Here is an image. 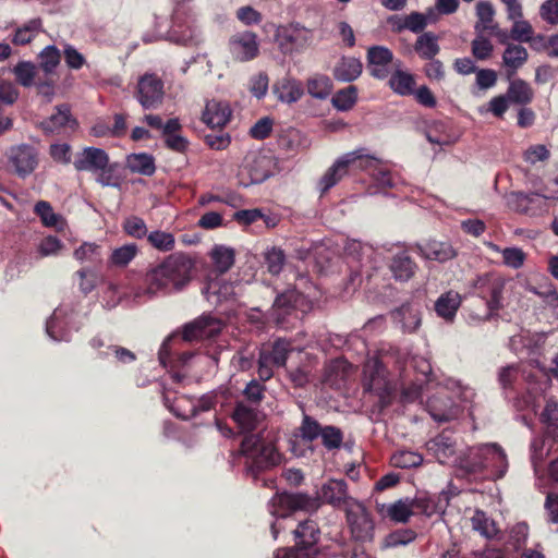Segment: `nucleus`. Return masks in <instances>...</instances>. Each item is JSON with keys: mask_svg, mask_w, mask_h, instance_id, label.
<instances>
[{"mask_svg": "<svg viewBox=\"0 0 558 558\" xmlns=\"http://www.w3.org/2000/svg\"><path fill=\"white\" fill-rule=\"evenodd\" d=\"M352 536L360 542L373 539L374 524L366 508L360 501H349L344 509Z\"/></svg>", "mask_w": 558, "mask_h": 558, "instance_id": "f8f14e48", "label": "nucleus"}, {"mask_svg": "<svg viewBox=\"0 0 558 558\" xmlns=\"http://www.w3.org/2000/svg\"><path fill=\"white\" fill-rule=\"evenodd\" d=\"M416 534L414 531L404 529L398 530L385 537L384 546L385 547H396L400 545H407L411 543L415 538Z\"/></svg>", "mask_w": 558, "mask_h": 558, "instance_id": "4d7b16f0", "label": "nucleus"}, {"mask_svg": "<svg viewBox=\"0 0 558 558\" xmlns=\"http://www.w3.org/2000/svg\"><path fill=\"white\" fill-rule=\"evenodd\" d=\"M221 328L222 324L219 319L210 316H202L184 326L183 339L193 341L196 339L211 338L218 335Z\"/></svg>", "mask_w": 558, "mask_h": 558, "instance_id": "f3484780", "label": "nucleus"}, {"mask_svg": "<svg viewBox=\"0 0 558 558\" xmlns=\"http://www.w3.org/2000/svg\"><path fill=\"white\" fill-rule=\"evenodd\" d=\"M126 162L132 172L143 175H151L156 170L154 158L145 153L128 156Z\"/></svg>", "mask_w": 558, "mask_h": 558, "instance_id": "c9c22d12", "label": "nucleus"}, {"mask_svg": "<svg viewBox=\"0 0 558 558\" xmlns=\"http://www.w3.org/2000/svg\"><path fill=\"white\" fill-rule=\"evenodd\" d=\"M392 319L404 332H414L421 325V312L411 304H403L392 312Z\"/></svg>", "mask_w": 558, "mask_h": 558, "instance_id": "bb28decb", "label": "nucleus"}, {"mask_svg": "<svg viewBox=\"0 0 558 558\" xmlns=\"http://www.w3.org/2000/svg\"><path fill=\"white\" fill-rule=\"evenodd\" d=\"M292 343L286 339H277L270 345H263L258 355V377L266 381L274 375L275 367L286 366L289 354L292 352Z\"/></svg>", "mask_w": 558, "mask_h": 558, "instance_id": "423d86ee", "label": "nucleus"}, {"mask_svg": "<svg viewBox=\"0 0 558 558\" xmlns=\"http://www.w3.org/2000/svg\"><path fill=\"white\" fill-rule=\"evenodd\" d=\"M352 153H357L359 158H356L351 166H356L361 170H368L375 172L381 161L375 156L368 155L365 148H357Z\"/></svg>", "mask_w": 558, "mask_h": 558, "instance_id": "13d9d810", "label": "nucleus"}, {"mask_svg": "<svg viewBox=\"0 0 558 558\" xmlns=\"http://www.w3.org/2000/svg\"><path fill=\"white\" fill-rule=\"evenodd\" d=\"M56 110L48 119L40 122V128L46 134H60L66 129L73 130L76 126V121L72 118L66 105H60Z\"/></svg>", "mask_w": 558, "mask_h": 558, "instance_id": "412c9836", "label": "nucleus"}, {"mask_svg": "<svg viewBox=\"0 0 558 558\" xmlns=\"http://www.w3.org/2000/svg\"><path fill=\"white\" fill-rule=\"evenodd\" d=\"M241 453L245 458L247 474L256 477L259 472L280 463L281 456L271 441L259 434H251L241 442Z\"/></svg>", "mask_w": 558, "mask_h": 558, "instance_id": "7ed1b4c3", "label": "nucleus"}, {"mask_svg": "<svg viewBox=\"0 0 558 558\" xmlns=\"http://www.w3.org/2000/svg\"><path fill=\"white\" fill-rule=\"evenodd\" d=\"M272 89L279 101L289 105L299 101L304 94L302 83L292 76L278 80Z\"/></svg>", "mask_w": 558, "mask_h": 558, "instance_id": "4be33fe9", "label": "nucleus"}, {"mask_svg": "<svg viewBox=\"0 0 558 558\" xmlns=\"http://www.w3.org/2000/svg\"><path fill=\"white\" fill-rule=\"evenodd\" d=\"M527 50L521 45L510 44L504 51L502 62L507 68L508 76H512L527 60Z\"/></svg>", "mask_w": 558, "mask_h": 558, "instance_id": "2f4dec72", "label": "nucleus"}, {"mask_svg": "<svg viewBox=\"0 0 558 558\" xmlns=\"http://www.w3.org/2000/svg\"><path fill=\"white\" fill-rule=\"evenodd\" d=\"M148 243L160 252H169L175 245L174 235L170 232L155 230L147 234Z\"/></svg>", "mask_w": 558, "mask_h": 558, "instance_id": "09e8293b", "label": "nucleus"}, {"mask_svg": "<svg viewBox=\"0 0 558 558\" xmlns=\"http://www.w3.org/2000/svg\"><path fill=\"white\" fill-rule=\"evenodd\" d=\"M123 228L129 235L136 239H143L148 234L145 221L136 216H132L125 219Z\"/></svg>", "mask_w": 558, "mask_h": 558, "instance_id": "052dcab7", "label": "nucleus"}, {"mask_svg": "<svg viewBox=\"0 0 558 558\" xmlns=\"http://www.w3.org/2000/svg\"><path fill=\"white\" fill-rule=\"evenodd\" d=\"M507 206L518 214L532 217L547 210L546 202L542 199L541 193L511 192L507 195Z\"/></svg>", "mask_w": 558, "mask_h": 558, "instance_id": "4468645a", "label": "nucleus"}, {"mask_svg": "<svg viewBox=\"0 0 558 558\" xmlns=\"http://www.w3.org/2000/svg\"><path fill=\"white\" fill-rule=\"evenodd\" d=\"M276 168V159L272 155L262 151L253 150L248 151L241 166V175H246L248 184L262 183L267 180Z\"/></svg>", "mask_w": 558, "mask_h": 558, "instance_id": "9d476101", "label": "nucleus"}, {"mask_svg": "<svg viewBox=\"0 0 558 558\" xmlns=\"http://www.w3.org/2000/svg\"><path fill=\"white\" fill-rule=\"evenodd\" d=\"M39 68L46 73L51 74L60 64L61 54L60 50L53 46L45 47L38 54Z\"/></svg>", "mask_w": 558, "mask_h": 558, "instance_id": "ea45409f", "label": "nucleus"}, {"mask_svg": "<svg viewBox=\"0 0 558 558\" xmlns=\"http://www.w3.org/2000/svg\"><path fill=\"white\" fill-rule=\"evenodd\" d=\"M493 45L481 33L472 41V53L477 60H486L492 56Z\"/></svg>", "mask_w": 558, "mask_h": 558, "instance_id": "bf43d9fd", "label": "nucleus"}, {"mask_svg": "<svg viewBox=\"0 0 558 558\" xmlns=\"http://www.w3.org/2000/svg\"><path fill=\"white\" fill-rule=\"evenodd\" d=\"M471 521L473 529L487 538H492L498 533L494 520L488 518L484 511L476 510Z\"/></svg>", "mask_w": 558, "mask_h": 558, "instance_id": "a19ab883", "label": "nucleus"}, {"mask_svg": "<svg viewBox=\"0 0 558 558\" xmlns=\"http://www.w3.org/2000/svg\"><path fill=\"white\" fill-rule=\"evenodd\" d=\"M363 374L364 389L375 393L381 405H387L392 393V387L383 363L376 357L368 359L364 365Z\"/></svg>", "mask_w": 558, "mask_h": 558, "instance_id": "6e6552de", "label": "nucleus"}, {"mask_svg": "<svg viewBox=\"0 0 558 558\" xmlns=\"http://www.w3.org/2000/svg\"><path fill=\"white\" fill-rule=\"evenodd\" d=\"M232 417L243 432H251L259 422V412L254 407L238 402Z\"/></svg>", "mask_w": 558, "mask_h": 558, "instance_id": "7c9ffc66", "label": "nucleus"}, {"mask_svg": "<svg viewBox=\"0 0 558 558\" xmlns=\"http://www.w3.org/2000/svg\"><path fill=\"white\" fill-rule=\"evenodd\" d=\"M414 50L422 59H434L440 51V47L438 45V37L432 32L421 34L416 38V41L414 44Z\"/></svg>", "mask_w": 558, "mask_h": 558, "instance_id": "72a5a7b5", "label": "nucleus"}, {"mask_svg": "<svg viewBox=\"0 0 558 558\" xmlns=\"http://www.w3.org/2000/svg\"><path fill=\"white\" fill-rule=\"evenodd\" d=\"M13 73L22 86L29 87L34 84L36 66L29 61H21L14 66Z\"/></svg>", "mask_w": 558, "mask_h": 558, "instance_id": "3c124183", "label": "nucleus"}, {"mask_svg": "<svg viewBox=\"0 0 558 558\" xmlns=\"http://www.w3.org/2000/svg\"><path fill=\"white\" fill-rule=\"evenodd\" d=\"M395 466L401 469L415 468L422 464L423 457L420 453L410 450H401L391 457Z\"/></svg>", "mask_w": 558, "mask_h": 558, "instance_id": "8fccbe9b", "label": "nucleus"}, {"mask_svg": "<svg viewBox=\"0 0 558 558\" xmlns=\"http://www.w3.org/2000/svg\"><path fill=\"white\" fill-rule=\"evenodd\" d=\"M497 377L502 389H512L513 384L519 377V366L514 364L504 366L499 368Z\"/></svg>", "mask_w": 558, "mask_h": 558, "instance_id": "680f3d73", "label": "nucleus"}, {"mask_svg": "<svg viewBox=\"0 0 558 558\" xmlns=\"http://www.w3.org/2000/svg\"><path fill=\"white\" fill-rule=\"evenodd\" d=\"M462 298L460 293L449 290L442 293L435 302V312L447 322H452L457 311L461 306Z\"/></svg>", "mask_w": 558, "mask_h": 558, "instance_id": "cd10ccee", "label": "nucleus"}, {"mask_svg": "<svg viewBox=\"0 0 558 558\" xmlns=\"http://www.w3.org/2000/svg\"><path fill=\"white\" fill-rule=\"evenodd\" d=\"M210 257L219 274L227 272L234 264V251L223 245H216L210 252Z\"/></svg>", "mask_w": 558, "mask_h": 558, "instance_id": "e433bc0d", "label": "nucleus"}, {"mask_svg": "<svg viewBox=\"0 0 558 558\" xmlns=\"http://www.w3.org/2000/svg\"><path fill=\"white\" fill-rule=\"evenodd\" d=\"M389 269L397 281H409L414 276L417 266L411 256L402 251L391 257Z\"/></svg>", "mask_w": 558, "mask_h": 558, "instance_id": "a878e982", "label": "nucleus"}, {"mask_svg": "<svg viewBox=\"0 0 558 558\" xmlns=\"http://www.w3.org/2000/svg\"><path fill=\"white\" fill-rule=\"evenodd\" d=\"M413 501L408 499L398 500L388 507L387 514L395 522L405 523L413 514Z\"/></svg>", "mask_w": 558, "mask_h": 558, "instance_id": "49530a36", "label": "nucleus"}, {"mask_svg": "<svg viewBox=\"0 0 558 558\" xmlns=\"http://www.w3.org/2000/svg\"><path fill=\"white\" fill-rule=\"evenodd\" d=\"M295 547L278 549L275 558H311L313 548L319 538V529L315 521L305 520L293 531Z\"/></svg>", "mask_w": 558, "mask_h": 558, "instance_id": "39448f33", "label": "nucleus"}, {"mask_svg": "<svg viewBox=\"0 0 558 558\" xmlns=\"http://www.w3.org/2000/svg\"><path fill=\"white\" fill-rule=\"evenodd\" d=\"M276 43L284 54L300 53L312 43V32L300 24H289L277 28Z\"/></svg>", "mask_w": 558, "mask_h": 558, "instance_id": "9b49d317", "label": "nucleus"}, {"mask_svg": "<svg viewBox=\"0 0 558 558\" xmlns=\"http://www.w3.org/2000/svg\"><path fill=\"white\" fill-rule=\"evenodd\" d=\"M34 213L40 218L45 227H58L62 221V217L53 211L52 206L47 201L37 202L34 206Z\"/></svg>", "mask_w": 558, "mask_h": 558, "instance_id": "a18cd8bd", "label": "nucleus"}, {"mask_svg": "<svg viewBox=\"0 0 558 558\" xmlns=\"http://www.w3.org/2000/svg\"><path fill=\"white\" fill-rule=\"evenodd\" d=\"M500 254L504 265L512 269L521 268L526 259V254L520 247H506Z\"/></svg>", "mask_w": 558, "mask_h": 558, "instance_id": "864d4df0", "label": "nucleus"}, {"mask_svg": "<svg viewBox=\"0 0 558 558\" xmlns=\"http://www.w3.org/2000/svg\"><path fill=\"white\" fill-rule=\"evenodd\" d=\"M490 457L496 460L494 463L499 468V474L505 475L508 470L507 454L496 442L472 447L465 454L454 459V462L468 474H478L486 470Z\"/></svg>", "mask_w": 558, "mask_h": 558, "instance_id": "20e7f679", "label": "nucleus"}, {"mask_svg": "<svg viewBox=\"0 0 558 558\" xmlns=\"http://www.w3.org/2000/svg\"><path fill=\"white\" fill-rule=\"evenodd\" d=\"M415 81L412 74L403 71H396L389 78L390 88L401 96L411 95L414 92Z\"/></svg>", "mask_w": 558, "mask_h": 558, "instance_id": "58836bf2", "label": "nucleus"}, {"mask_svg": "<svg viewBox=\"0 0 558 558\" xmlns=\"http://www.w3.org/2000/svg\"><path fill=\"white\" fill-rule=\"evenodd\" d=\"M505 284V278L496 274H484L474 280L475 293L486 302L487 313L484 319H488L494 311L502 306Z\"/></svg>", "mask_w": 558, "mask_h": 558, "instance_id": "1a4fd4ad", "label": "nucleus"}, {"mask_svg": "<svg viewBox=\"0 0 558 558\" xmlns=\"http://www.w3.org/2000/svg\"><path fill=\"white\" fill-rule=\"evenodd\" d=\"M541 17L551 24H558V1L557 0H547L542 3L539 8Z\"/></svg>", "mask_w": 558, "mask_h": 558, "instance_id": "774afa93", "label": "nucleus"}, {"mask_svg": "<svg viewBox=\"0 0 558 558\" xmlns=\"http://www.w3.org/2000/svg\"><path fill=\"white\" fill-rule=\"evenodd\" d=\"M357 99V89L355 86L350 85L345 88H342L338 90L332 99L331 102L335 108H337L340 111H347L351 109Z\"/></svg>", "mask_w": 558, "mask_h": 558, "instance_id": "c03bdc74", "label": "nucleus"}, {"mask_svg": "<svg viewBox=\"0 0 558 558\" xmlns=\"http://www.w3.org/2000/svg\"><path fill=\"white\" fill-rule=\"evenodd\" d=\"M232 110L227 101L211 99L206 102L202 120L209 128H223L230 121Z\"/></svg>", "mask_w": 558, "mask_h": 558, "instance_id": "aec40b11", "label": "nucleus"}, {"mask_svg": "<svg viewBox=\"0 0 558 558\" xmlns=\"http://www.w3.org/2000/svg\"><path fill=\"white\" fill-rule=\"evenodd\" d=\"M430 416L437 422H448L458 416L459 409L447 396H434L427 401Z\"/></svg>", "mask_w": 558, "mask_h": 558, "instance_id": "5701e85b", "label": "nucleus"}, {"mask_svg": "<svg viewBox=\"0 0 558 558\" xmlns=\"http://www.w3.org/2000/svg\"><path fill=\"white\" fill-rule=\"evenodd\" d=\"M363 70L360 59L343 57L333 69V77L339 82H352L356 80Z\"/></svg>", "mask_w": 558, "mask_h": 558, "instance_id": "c756f323", "label": "nucleus"}, {"mask_svg": "<svg viewBox=\"0 0 558 558\" xmlns=\"http://www.w3.org/2000/svg\"><path fill=\"white\" fill-rule=\"evenodd\" d=\"M62 246V242L57 236L49 235L39 242L37 251L41 257H47L59 254Z\"/></svg>", "mask_w": 558, "mask_h": 558, "instance_id": "e2e57ef3", "label": "nucleus"}, {"mask_svg": "<svg viewBox=\"0 0 558 558\" xmlns=\"http://www.w3.org/2000/svg\"><path fill=\"white\" fill-rule=\"evenodd\" d=\"M421 254L427 258L445 263L456 257L457 252L451 244L440 241H428L427 243L420 245Z\"/></svg>", "mask_w": 558, "mask_h": 558, "instance_id": "c85d7f7f", "label": "nucleus"}, {"mask_svg": "<svg viewBox=\"0 0 558 558\" xmlns=\"http://www.w3.org/2000/svg\"><path fill=\"white\" fill-rule=\"evenodd\" d=\"M77 171L98 172L109 166L108 154L97 147H85L78 153L73 162Z\"/></svg>", "mask_w": 558, "mask_h": 558, "instance_id": "a211bd4d", "label": "nucleus"}, {"mask_svg": "<svg viewBox=\"0 0 558 558\" xmlns=\"http://www.w3.org/2000/svg\"><path fill=\"white\" fill-rule=\"evenodd\" d=\"M529 291L539 296L551 311V315L558 317V292L553 284H546L542 289L530 287Z\"/></svg>", "mask_w": 558, "mask_h": 558, "instance_id": "de8ad7c7", "label": "nucleus"}, {"mask_svg": "<svg viewBox=\"0 0 558 558\" xmlns=\"http://www.w3.org/2000/svg\"><path fill=\"white\" fill-rule=\"evenodd\" d=\"M51 158L59 163L68 165L71 162V146L66 143H54L49 147Z\"/></svg>", "mask_w": 558, "mask_h": 558, "instance_id": "338daca9", "label": "nucleus"}, {"mask_svg": "<svg viewBox=\"0 0 558 558\" xmlns=\"http://www.w3.org/2000/svg\"><path fill=\"white\" fill-rule=\"evenodd\" d=\"M357 153H347L338 158L326 171L318 182L320 193L324 194L333 187L347 173L349 167L359 158Z\"/></svg>", "mask_w": 558, "mask_h": 558, "instance_id": "6ab92c4d", "label": "nucleus"}, {"mask_svg": "<svg viewBox=\"0 0 558 558\" xmlns=\"http://www.w3.org/2000/svg\"><path fill=\"white\" fill-rule=\"evenodd\" d=\"M506 95L509 100L518 105H526L533 99V89L521 78L510 81Z\"/></svg>", "mask_w": 558, "mask_h": 558, "instance_id": "f704fd0d", "label": "nucleus"}, {"mask_svg": "<svg viewBox=\"0 0 558 558\" xmlns=\"http://www.w3.org/2000/svg\"><path fill=\"white\" fill-rule=\"evenodd\" d=\"M367 69L369 74L378 80L389 75L390 64L393 59L392 51L385 46H372L367 50Z\"/></svg>", "mask_w": 558, "mask_h": 558, "instance_id": "dca6fc26", "label": "nucleus"}, {"mask_svg": "<svg viewBox=\"0 0 558 558\" xmlns=\"http://www.w3.org/2000/svg\"><path fill=\"white\" fill-rule=\"evenodd\" d=\"M195 265V259L190 254L177 252L168 255L146 270L143 286L131 292L133 301L142 302L182 291L192 281Z\"/></svg>", "mask_w": 558, "mask_h": 558, "instance_id": "f257e3e1", "label": "nucleus"}, {"mask_svg": "<svg viewBox=\"0 0 558 558\" xmlns=\"http://www.w3.org/2000/svg\"><path fill=\"white\" fill-rule=\"evenodd\" d=\"M511 37L518 41H530L533 35V28L527 21L522 19L513 21L511 27Z\"/></svg>", "mask_w": 558, "mask_h": 558, "instance_id": "69168bd1", "label": "nucleus"}, {"mask_svg": "<svg viewBox=\"0 0 558 558\" xmlns=\"http://www.w3.org/2000/svg\"><path fill=\"white\" fill-rule=\"evenodd\" d=\"M268 85L269 78L264 72H259L250 78V92L258 99L267 94Z\"/></svg>", "mask_w": 558, "mask_h": 558, "instance_id": "0e129e2a", "label": "nucleus"}, {"mask_svg": "<svg viewBox=\"0 0 558 558\" xmlns=\"http://www.w3.org/2000/svg\"><path fill=\"white\" fill-rule=\"evenodd\" d=\"M332 88V81L325 74L315 73L306 80V90L315 99H327Z\"/></svg>", "mask_w": 558, "mask_h": 558, "instance_id": "473e14b6", "label": "nucleus"}, {"mask_svg": "<svg viewBox=\"0 0 558 558\" xmlns=\"http://www.w3.org/2000/svg\"><path fill=\"white\" fill-rule=\"evenodd\" d=\"M8 160L20 178H26L38 167V151L29 144L13 145L9 148Z\"/></svg>", "mask_w": 558, "mask_h": 558, "instance_id": "ddd939ff", "label": "nucleus"}, {"mask_svg": "<svg viewBox=\"0 0 558 558\" xmlns=\"http://www.w3.org/2000/svg\"><path fill=\"white\" fill-rule=\"evenodd\" d=\"M495 15V9L488 1H480L476 4V16L478 22L475 25V31L482 33L484 31L494 32L497 29L496 25H492Z\"/></svg>", "mask_w": 558, "mask_h": 558, "instance_id": "4c0bfd02", "label": "nucleus"}, {"mask_svg": "<svg viewBox=\"0 0 558 558\" xmlns=\"http://www.w3.org/2000/svg\"><path fill=\"white\" fill-rule=\"evenodd\" d=\"M138 247L136 244L122 245L111 253L110 265L114 267H126L137 255Z\"/></svg>", "mask_w": 558, "mask_h": 558, "instance_id": "79ce46f5", "label": "nucleus"}, {"mask_svg": "<svg viewBox=\"0 0 558 558\" xmlns=\"http://www.w3.org/2000/svg\"><path fill=\"white\" fill-rule=\"evenodd\" d=\"M322 430L319 438L322 439V444L325 448L328 450L340 448L343 440V434L340 428L326 425Z\"/></svg>", "mask_w": 558, "mask_h": 558, "instance_id": "603ef678", "label": "nucleus"}, {"mask_svg": "<svg viewBox=\"0 0 558 558\" xmlns=\"http://www.w3.org/2000/svg\"><path fill=\"white\" fill-rule=\"evenodd\" d=\"M318 498L303 493H280L276 494L269 502V511L274 517L284 519L294 511H316L320 501L336 508L345 509L349 501L356 499L348 495V486L344 480H328L319 489Z\"/></svg>", "mask_w": 558, "mask_h": 558, "instance_id": "f03ea898", "label": "nucleus"}, {"mask_svg": "<svg viewBox=\"0 0 558 558\" xmlns=\"http://www.w3.org/2000/svg\"><path fill=\"white\" fill-rule=\"evenodd\" d=\"M209 301H211L213 296H216V302H220L222 300H228L234 295V288L231 283H223L218 286L216 282H210L205 292H204Z\"/></svg>", "mask_w": 558, "mask_h": 558, "instance_id": "6e6d98bb", "label": "nucleus"}, {"mask_svg": "<svg viewBox=\"0 0 558 558\" xmlns=\"http://www.w3.org/2000/svg\"><path fill=\"white\" fill-rule=\"evenodd\" d=\"M230 51L234 59L245 62L258 56L259 43L253 32L239 33L230 39Z\"/></svg>", "mask_w": 558, "mask_h": 558, "instance_id": "2eb2a0df", "label": "nucleus"}, {"mask_svg": "<svg viewBox=\"0 0 558 558\" xmlns=\"http://www.w3.org/2000/svg\"><path fill=\"white\" fill-rule=\"evenodd\" d=\"M265 262L267 265V269L270 274H280L286 263V256L283 251L277 247H272L271 250L266 252Z\"/></svg>", "mask_w": 558, "mask_h": 558, "instance_id": "5fc2aeb1", "label": "nucleus"}, {"mask_svg": "<svg viewBox=\"0 0 558 558\" xmlns=\"http://www.w3.org/2000/svg\"><path fill=\"white\" fill-rule=\"evenodd\" d=\"M323 427L314 417L304 414L298 433L303 441L312 442L319 438Z\"/></svg>", "mask_w": 558, "mask_h": 558, "instance_id": "37998d69", "label": "nucleus"}, {"mask_svg": "<svg viewBox=\"0 0 558 558\" xmlns=\"http://www.w3.org/2000/svg\"><path fill=\"white\" fill-rule=\"evenodd\" d=\"M456 439L449 433H441L432 439L427 446L428 450L433 451L437 460L445 464L456 458Z\"/></svg>", "mask_w": 558, "mask_h": 558, "instance_id": "393cba45", "label": "nucleus"}, {"mask_svg": "<svg viewBox=\"0 0 558 558\" xmlns=\"http://www.w3.org/2000/svg\"><path fill=\"white\" fill-rule=\"evenodd\" d=\"M134 98L145 110L159 108L165 98V83L161 77L153 72L140 75L134 89Z\"/></svg>", "mask_w": 558, "mask_h": 558, "instance_id": "0eeeda50", "label": "nucleus"}, {"mask_svg": "<svg viewBox=\"0 0 558 558\" xmlns=\"http://www.w3.org/2000/svg\"><path fill=\"white\" fill-rule=\"evenodd\" d=\"M41 33H44L43 20L34 17L14 28L11 43L14 46H26L32 44Z\"/></svg>", "mask_w": 558, "mask_h": 558, "instance_id": "b1692460", "label": "nucleus"}]
</instances>
